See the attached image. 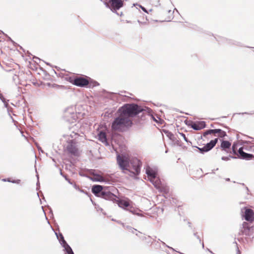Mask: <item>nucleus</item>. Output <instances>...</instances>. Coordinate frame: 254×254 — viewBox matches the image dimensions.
<instances>
[{
  "instance_id": "obj_22",
  "label": "nucleus",
  "mask_w": 254,
  "mask_h": 254,
  "mask_svg": "<svg viewBox=\"0 0 254 254\" xmlns=\"http://www.w3.org/2000/svg\"><path fill=\"white\" fill-rule=\"evenodd\" d=\"M220 131H221L220 130L219 128H218V129H209L206 130L203 132V136L205 137L206 136H207L208 134H212V133H214V134L218 133Z\"/></svg>"
},
{
  "instance_id": "obj_54",
  "label": "nucleus",
  "mask_w": 254,
  "mask_h": 254,
  "mask_svg": "<svg viewBox=\"0 0 254 254\" xmlns=\"http://www.w3.org/2000/svg\"><path fill=\"white\" fill-rule=\"evenodd\" d=\"M175 141L176 142L177 145L181 146V145L179 144V141L178 140L176 139V140Z\"/></svg>"
},
{
  "instance_id": "obj_55",
  "label": "nucleus",
  "mask_w": 254,
  "mask_h": 254,
  "mask_svg": "<svg viewBox=\"0 0 254 254\" xmlns=\"http://www.w3.org/2000/svg\"><path fill=\"white\" fill-rule=\"evenodd\" d=\"M52 160L55 163V166L56 167H58V166L57 165V164H56V160L54 159V158H52Z\"/></svg>"
},
{
  "instance_id": "obj_48",
  "label": "nucleus",
  "mask_w": 254,
  "mask_h": 254,
  "mask_svg": "<svg viewBox=\"0 0 254 254\" xmlns=\"http://www.w3.org/2000/svg\"><path fill=\"white\" fill-rule=\"evenodd\" d=\"M254 113V111L253 112V113H248V112H245V113H239L238 114H248V115H252Z\"/></svg>"
},
{
  "instance_id": "obj_8",
  "label": "nucleus",
  "mask_w": 254,
  "mask_h": 254,
  "mask_svg": "<svg viewBox=\"0 0 254 254\" xmlns=\"http://www.w3.org/2000/svg\"><path fill=\"white\" fill-rule=\"evenodd\" d=\"M152 110L147 107H143V111L140 112V114L137 116L135 120V123L136 124L142 125L145 122L148 120V114H150Z\"/></svg>"
},
{
  "instance_id": "obj_45",
  "label": "nucleus",
  "mask_w": 254,
  "mask_h": 254,
  "mask_svg": "<svg viewBox=\"0 0 254 254\" xmlns=\"http://www.w3.org/2000/svg\"><path fill=\"white\" fill-rule=\"evenodd\" d=\"M21 182L20 180H13L11 181V183H13V184H19L20 182Z\"/></svg>"
},
{
  "instance_id": "obj_46",
  "label": "nucleus",
  "mask_w": 254,
  "mask_h": 254,
  "mask_svg": "<svg viewBox=\"0 0 254 254\" xmlns=\"http://www.w3.org/2000/svg\"><path fill=\"white\" fill-rule=\"evenodd\" d=\"M8 101V100H6V101H4V102H3L4 104V107L5 108H6L7 109L9 108V105L7 103Z\"/></svg>"
},
{
  "instance_id": "obj_27",
  "label": "nucleus",
  "mask_w": 254,
  "mask_h": 254,
  "mask_svg": "<svg viewBox=\"0 0 254 254\" xmlns=\"http://www.w3.org/2000/svg\"><path fill=\"white\" fill-rule=\"evenodd\" d=\"M244 148L245 150H246L247 151H251V152H254V148L252 146L251 144H246L244 146Z\"/></svg>"
},
{
  "instance_id": "obj_20",
  "label": "nucleus",
  "mask_w": 254,
  "mask_h": 254,
  "mask_svg": "<svg viewBox=\"0 0 254 254\" xmlns=\"http://www.w3.org/2000/svg\"><path fill=\"white\" fill-rule=\"evenodd\" d=\"M238 158L241 159H244L246 160H250L254 158V155L252 154H250L244 152L241 156H238Z\"/></svg>"
},
{
  "instance_id": "obj_23",
  "label": "nucleus",
  "mask_w": 254,
  "mask_h": 254,
  "mask_svg": "<svg viewBox=\"0 0 254 254\" xmlns=\"http://www.w3.org/2000/svg\"><path fill=\"white\" fill-rule=\"evenodd\" d=\"M163 132L172 141H175L176 140V137L174 136L173 133L168 130H163Z\"/></svg>"
},
{
  "instance_id": "obj_16",
  "label": "nucleus",
  "mask_w": 254,
  "mask_h": 254,
  "mask_svg": "<svg viewBox=\"0 0 254 254\" xmlns=\"http://www.w3.org/2000/svg\"><path fill=\"white\" fill-rule=\"evenodd\" d=\"M218 139L216 138L214 139L211 140L209 142L205 144L204 147L206 148V150L207 152L211 150L216 144L218 142Z\"/></svg>"
},
{
  "instance_id": "obj_17",
  "label": "nucleus",
  "mask_w": 254,
  "mask_h": 254,
  "mask_svg": "<svg viewBox=\"0 0 254 254\" xmlns=\"http://www.w3.org/2000/svg\"><path fill=\"white\" fill-rule=\"evenodd\" d=\"M98 136L100 141L106 145H108L107 135L105 132L103 131H100L98 134Z\"/></svg>"
},
{
  "instance_id": "obj_15",
  "label": "nucleus",
  "mask_w": 254,
  "mask_h": 254,
  "mask_svg": "<svg viewBox=\"0 0 254 254\" xmlns=\"http://www.w3.org/2000/svg\"><path fill=\"white\" fill-rule=\"evenodd\" d=\"M222 41H226V42L228 44L230 45H235V46L241 47H245L242 43H241L240 42L234 40L227 39V38H223ZM245 47H247V48H252V47H250L249 46H245Z\"/></svg>"
},
{
  "instance_id": "obj_47",
  "label": "nucleus",
  "mask_w": 254,
  "mask_h": 254,
  "mask_svg": "<svg viewBox=\"0 0 254 254\" xmlns=\"http://www.w3.org/2000/svg\"><path fill=\"white\" fill-rule=\"evenodd\" d=\"M241 184L242 186H244V187H245L246 190H247L246 193H247V194H249V191H250V190H249V188H248L247 186H246V185H245V184H244V183H242V184Z\"/></svg>"
},
{
  "instance_id": "obj_7",
  "label": "nucleus",
  "mask_w": 254,
  "mask_h": 254,
  "mask_svg": "<svg viewBox=\"0 0 254 254\" xmlns=\"http://www.w3.org/2000/svg\"><path fill=\"white\" fill-rule=\"evenodd\" d=\"M124 3L123 0H108L107 2L105 1V4L107 7L120 16L122 15L123 12L118 13L117 11L124 6Z\"/></svg>"
},
{
  "instance_id": "obj_39",
  "label": "nucleus",
  "mask_w": 254,
  "mask_h": 254,
  "mask_svg": "<svg viewBox=\"0 0 254 254\" xmlns=\"http://www.w3.org/2000/svg\"><path fill=\"white\" fill-rule=\"evenodd\" d=\"M138 5V6H139L141 9H142V10L144 12H146V13H148V12L147 11V9H146L144 7L142 6V5H140V4H137V3H136V4H133V5Z\"/></svg>"
},
{
  "instance_id": "obj_49",
  "label": "nucleus",
  "mask_w": 254,
  "mask_h": 254,
  "mask_svg": "<svg viewBox=\"0 0 254 254\" xmlns=\"http://www.w3.org/2000/svg\"><path fill=\"white\" fill-rule=\"evenodd\" d=\"M66 181L70 185H72L73 184L68 178H66Z\"/></svg>"
},
{
  "instance_id": "obj_28",
  "label": "nucleus",
  "mask_w": 254,
  "mask_h": 254,
  "mask_svg": "<svg viewBox=\"0 0 254 254\" xmlns=\"http://www.w3.org/2000/svg\"><path fill=\"white\" fill-rule=\"evenodd\" d=\"M231 158L236 159V158H237V157L230 155L228 156H223V157H221V160H222L223 161H228Z\"/></svg>"
},
{
  "instance_id": "obj_35",
  "label": "nucleus",
  "mask_w": 254,
  "mask_h": 254,
  "mask_svg": "<svg viewBox=\"0 0 254 254\" xmlns=\"http://www.w3.org/2000/svg\"><path fill=\"white\" fill-rule=\"evenodd\" d=\"M179 134H180V135H181L182 137H183V138H184V140H185V141H186V142H188V143H190L191 144V141H189V140H188V138L186 136V135H185L184 133H182V132H179Z\"/></svg>"
},
{
  "instance_id": "obj_53",
  "label": "nucleus",
  "mask_w": 254,
  "mask_h": 254,
  "mask_svg": "<svg viewBox=\"0 0 254 254\" xmlns=\"http://www.w3.org/2000/svg\"><path fill=\"white\" fill-rule=\"evenodd\" d=\"M6 36L8 38V39L12 43H14V42L11 39L10 37H8L7 35H6Z\"/></svg>"
},
{
  "instance_id": "obj_13",
  "label": "nucleus",
  "mask_w": 254,
  "mask_h": 254,
  "mask_svg": "<svg viewBox=\"0 0 254 254\" xmlns=\"http://www.w3.org/2000/svg\"><path fill=\"white\" fill-rule=\"evenodd\" d=\"M231 142L229 141L222 139L221 140L220 148L227 153H231Z\"/></svg>"
},
{
  "instance_id": "obj_19",
  "label": "nucleus",
  "mask_w": 254,
  "mask_h": 254,
  "mask_svg": "<svg viewBox=\"0 0 254 254\" xmlns=\"http://www.w3.org/2000/svg\"><path fill=\"white\" fill-rule=\"evenodd\" d=\"M149 181L157 189H159L160 186L162 185L160 180L157 177L155 178L150 179Z\"/></svg>"
},
{
  "instance_id": "obj_32",
  "label": "nucleus",
  "mask_w": 254,
  "mask_h": 254,
  "mask_svg": "<svg viewBox=\"0 0 254 254\" xmlns=\"http://www.w3.org/2000/svg\"><path fill=\"white\" fill-rule=\"evenodd\" d=\"M72 185H73L74 188L76 190H78L80 192L84 193L86 194H88V193L86 191H84L83 190L80 189L79 187L77 185H76V184L75 183L73 184Z\"/></svg>"
},
{
  "instance_id": "obj_52",
  "label": "nucleus",
  "mask_w": 254,
  "mask_h": 254,
  "mask_svg": "<svg viewBox=\"0 0 254 254\" xmlns=\"http://www.w3.org/2000/svg\"><path fill=\"white\" fill-rule=\"evenodd\" d=\"M206 251H208L209 253H211V254H214V253L212 252V251H211L210 249H208V248H207L206 249Z\"/></svg>"
},
{
  "instance_id": "obj_36",
  "label": "nucleus",
  "mask_w": 254,
  "mask_h": 254,
  "mask_svg": "<svg viewBox=\"0 0 254 254\" xmlns=\"http://www.w3.org/2000/svg\"><path fill=\"white\" fill-rule=\"evenodd\" d=\"M126 228L128 229L129 230V231H130V232H131L133 234H134L135 233V231H137V230L131 227V226H127L126 227Z\"/></svg>"
},
{
  "instance_id": "obj_64",
  "label": "nucleus",
  "mask_w": 254,
  "mask_h": 254,
  "mask_svg": "<svg viewBox=\"0 0 254 254\" xmlns=\"http://www.w3.org/2000/svg\"><path fill=\"white\" fill-rule=\"evenodd\" d=\"M225 180H226V181H228V182L230 181V178H226V179H225Z\"/></svg>"
},
{
  "instance_id": "obj_44",
  "label": "nucleus",
  "mask_w": 254,
  "mask_h": 254,
  "mask_svg": "<svg viewBox=\"0 0 254 254\" xmlns=\"http://www.w3.org/2000/svg\"><path fill=\"white\" fill-rule=\"evenodd\" d=\"M0 100L2 102H4V101H6V99L4 98V97H3V96L2 95V94L1 93H0Z\"/></svg>"
},
{
  "instance_id": "obj_59",
  "label": "nucleus",
  "mask_w": 254,
  "mask_h": 254,
  "mask_svg": "<svg viewBox=\"0 0 254 254\" xmlns=\"http://www.w3.org/2000/svg\"><path fill=\"white\" fill-rule=\"evenodd\" d=\"M60 175L63 176L64 174L62 172V171L61 169H60Z\"/></svg>"
},
{
  "instance_id": "obj_31",
  "label": "nucleus",
  "mask_w": 254,
  "mask_h": 254,
  "mask_svg": "<svg viewBox=\"0 0 254 254\" xmlns=\"http://www.w3.org/2000/svg\"><path fill=\"white\" fill-rule=\"evenodd\" d=\"M220 130L221 131H220L218 133H219L218 136L219 137L224 138V137L227 136V133L225 131L222 130L221 129H220Z\"/></svg>"
},
{
  "instance_id": "obj_41",
  "label": "nucleus",
  "mask_w": 254,
  "mask_h": 254,
  "mask_svg": "<svg viewBox=\"0 0 254 254\" xmlns=\"http://www.w3.org/2000/svg\"><path fill=\"white\" fill-rule=\"evenodd\" d=\"M190 122H192V121L185 120L184 122H185V124L186 125L191 127V125H192V124Z\"/></svg>"
},
{
  "instance_id": "obj_56",
  "label": "nucleus",
  "mask_w": 254,
  "mask_h": 254,
  "mask_svg": "<svg viewBox=\"0 0 254 254\" xmlns=\"http://www.w3.org/2000/svg\"><path fill=\"white\" fill-rule=\"evenodd\" d=\"M237 240L239 242H241L242 241H243V238H237Z\"/></svg>"
},
{
  "instance_id": "obj_12",
  "label": "nucleus",
  "mask_w": 254,
  "mask_h": 254,
  "mask_svg": "<svg viewBox=\"0 0 254 254\" xmlns=\"http://www.w3.org/2000/svg\"><path fill=\"white\" fill-rule=\"evenodd\" d=\"M242 227L245 235L248 237L253 236L254 232V226H250L248 222H243Z\"/></svg>"
},
{
  "instance_id": "obj_33",
  "label": "nucleus",
  "mask_w": 254,
  "mask_h": 254,
  "mask_svg": "<svg viewBox=\"0 0 254 254\" xmlns=\"http://www.w3.org/2000/svg\"><path fill=\"white\" fill-rule=\"evenodd\" d=\"M250 143H251L250 141L242 140H240L239 141V144L240 145H243V146H244L246 144H250Z\"/></svg>"
},
{
  "instance_id": "obj_60",
  "label": "nucleus",
  "mask_w": 254,
  "mask_h": 254,
  "mask_svg": "<svg viewBox=\"0 0 254 254\" xmlns=\"http://www.w3.org/2000/svg\"><path fill=\"white\" fill-rule=\"evenodd\" d=\"M81 176L85 177V176H89L88 175H84L83 174L80 173L79 174Z\"/></svg>"
},
{
  "instance_id": "obj_29",
  "label": "nucleus",
  "mask_w": 254,
  "mask_h": 254,
  "mask_svg": "<svg viewBox=\"0 0 254 254\" xmlns=\"http://www.w3.org/2000/svg\"><path fill=\"white\" fill-rule=\"evenodd\" d=\"M195 147L197 148V149L199 150V152L201 154H204L205 153L207 152V151L206 150L205 147L203 146L202 147H199L197 146H194Z\"/></svg>"
},
{
  "instance_id": "obj_61",
  "label": "nucleus",
  "mask_w": 254,
  "mask_h": 254,
  "mask_svg": "<svg viewBox=\"0 0 254 254\" xmlns=\"http://www.w3.org/2000/svg\"><path fill=\"white\" fill-rule=\"evenodd\" d=\"M63 177L66 180V178H68L66 175H64Z\"/></svg>"
},
{
  "instance_id": "obj_5",
  "label": "nucleus",
  "mask_w": 254,
  "mask_h": 254,
  "mask_svg": "<svg viewBox=\"0 0 254 254\" xmlns=\"http://www.w3.org/2000/svg\"><path fill=\"white\" fill-rule=\"evenodd\" d=\"M92 192L96 196L106 200L115 198V195L110 191L109 187H103L99 185H94L91 188Z\"/></svg>"
},
{
  "instance_id": "obj_43",
  "label": "nucleus",
  "mask_w": 254,
  "mask_h": 254,
  "mask_svg": "<svg viewBox=\"0 0 254 254\" xmlns=\"http://www.w3.org/2000/svg\"><path fill=\"white\" fill-rule=\"evenodd\" d=\"M197 233H194L193 234L194 236L197 238V239L199 241V242L200 243H201V239H200V238L199 236H198L197 235Z\"/></svg>"
},
{
  "instance_id": "obj_26",
  "label": "nucleus",
  "mask_w": 254,
  "mask_h": 254,
  "mask_svg": "<svg viewBox=\"0 0 254 254\" xmlns=\"http://www.w3.org/2000/svg\"><path fill=\"white\" fill-rule=\"evenodd\" d=\"M159 189H158L160 191L163 192L165 193H167L169 192V189L167 187L163 186L162 185L160 186Z\"/></svg>"
},
{
  "instance_id": "obj_11",
  "label": "nucleus",
  "mask_w": 254,
  "mask_h": 254,
  "mask_svg": "<svg viewBox=\"0 0 254 254\" xmlns=\"http://www.w3.org/2000/svg\"><path fill=\"white\" fill-rule=\"evenodd\" d=\"M85 177L88 178L93 182L105 183L107 184L110 183V180L108 178H105L98 173L95 174L93 176H91L89 175L85 176Z\"/></svg>"
},
{
  "instance_id": "obj_63",
  "label": "nucleus",
  "mask_w": 254,
  "mask_h": 254,
  "mask_svg": "<svg viewBox=\"0 0 254 254\" xmlns=\"http://www.w3.org/2000/svg\"><path fill=\"white\" fill-rule=\"evenodd\" d=\"M141 239L142 240H146V237H142L141 238Z\"/></svg>"
},
{
  "instance_id": "obj_50",
  "label": "nucleus",
  "mask_w": 254,
  "mask_h": 254,
  "mask_svg": "<svg viewBox=\"0 0 254 254\" xmlns=\"http://www.w3.org/2000/svg\"><path fill=\"white\" fill-rule=\"evenodd\" d=\"M36 185H37V190H38L39 189V187H40V183H39V181L38 180L37 183H36Z\"/></svg>"
},
{
  "instance_id": "obj_37",
  "label": "nucleus",
  "mask_w": 254,
  "mask_h": 254,
  "mask_svg": "<svg viewBox=\"0 0 254 254\" xmlns=\"http://www.w3.org/2000/svg\"><path fill=\"white\" fill-rule=\"evenodd\" d=\"M244 149H245L244 148V146L241 147L239 148L238 152H237V154L238 153L239 154L238 156H241L242 155L243 153L244 152Z\"/></svg>"
},
{
  "instance_id": "obj_10",
  "label": "nucleus",
  "mask_w": 254,
  "mask_h": 254,
  "mask_svg": "<svg viewBox=\"0 0 254 254\" xmlns=\"http://www.w3.org/2000/svg\"><path fill=\"white\" fill-rule=\"evenodd\" d=\"M76 141L74 139H71L67 141L66 150L67 152L74 156H77L78 149L75 146Z\"/></svg>"
},
{
  "instance_id": "obj_21",
  "label": "nucleus",
  "mask_w": 254,
  "mask_h": 254,
  "mask_svg": "<svg viewBox=\"0 0 254 254\" xmlns=\"http://www.w3.org/2000/svg\"><path fill=\"white\" fill-rule=\"evenodd\" d=\"M62 247L64 248V251L66 254H73L74 253L70 247V246L66 242V243L64 244V245H62Z\"/></svg>"
},
{
  "instance_id": "obj_2",
  "label": "nucleus",
  "mask_w": 254,
  "mask_h": 254,
  "mask_svg": "<svg viewBox=\"0 0 254 254\" xmlns=\"http://www.w3.org/2000/svg\"><path fill=\"white\" fill-rule=\"evenodd\" d=\"M132 125V121L129 118L118 113V116L112 123L111 129L114 131L124 132L128 130Z\"/></svg>"
},
{
  "instance_id": "obj_42",
  "label": "nucleus",
  "mask_w": 254,
  "mask_h": 254,
  "mask_svg": "<svg viewBox=\"0 0 254 254\" xmlns=\"http://www.w3.org/2000/svg\"><path fill=\"white\" fill-rule=\"evenodd\" d=\"M245 235V234H244L243 230L242 229V227H241L240 228V232L238 233V236H241V235Z\"/></svg>"
},
{
  "instance_id": "obj_18",
  "label": "nucleus",
  "mask_w": 254,
  "mask_h": 254,
  "mask_svg": "<svg viewBox=\"0 0 254 254\" xmlns=\"http://www.w3.org/2000/svg\"><path fill=\"white\" fill-rule=\"evenodd\" d=\"M146 174L147 175L149 180L151 178H155L157 177V173L150 168H147L146 169Z\"/></svg>"
},
{
  "instance_id": "obj_58",
  "label": "nucleus",
  "mask_w": 254,
  "mask_h": 254,
  "mask_svg": "<svg viewBox=\"0 0 254 254\" xmlns=\"http://www.w3.org/2000/svg\"><path fill=\"white\" fill-rule=\"evenodd\" d=\"M48 207H49V209H50V213H51L52 215H53L52 208L51 207H50L49 206H48Z\"/></svg>"
},
{
  "instance_id": "obj_4",
  "label": "nucleus",
  "mask_w": 254,
  "mask_h": 254,
  "mask_svg": "<svg viewBox=\"0 0 254 254\" xmlns=\"http://www.w3.org/2000/svg\"><path fill=\"white\" fill-rule=\"evenodd\" d=\"M109 200L112 201L114 203H117L119 207L128 211L134 215H136L140 217L143 216L142 214L138 212V211H141L140 210L138 209H135L133 206H131L130 203L131 202L128 198L120 199H119L115 195V198L110 199Z\"/></svg>"
},
{
  "instance_id": "obj_14",
  "label": "nucleus",
  "mask_w": 254,
  "mask_h": 254,
  "mask_svg": "<svg viewBox=\"0 0 254 254\" xmlns=\"http://www.w3.org/2000/svg\"><path fill=\"white\" fill-rule=\"evenodd\" d=\"M191 123V127L195 130H200L206 126L205 122L204 121H197V122H190Z\"/></svg>"
},
{
  "instance_id": "obj_25",
  "label": "nucleus",
  "mask_w": 254,
  "mask_h": 254,
  "mask_svg": "<svg viewBox=\"0 0 254 254\" xmlns=\"http://www.w3.org/2000/svg\"><path fill=\"white\" fill-rule=\"evenodd\" d=\"M237 147H238V143L236 142H234L232 146V151L231 153H232L234 155H237Z\"/></svg>"
},
{
  "instance_id": "obj_38",
  "label": "nucleus",
  "mask_w": 254,
  "mask_h": 254,
  "mask_svg": "<svg viewBox=\"0 0 254 254\" xmlns=\"http://www.w3.org/2000/svg\"><path fill=\"white\" fill-rule=\"evenodd\" d=\"M158 241H160L162 243V244H163V245L165 246V247H166L168 248L169 249L173 250V251H176V250L174 248H173L171 247H170V246H168L166 244V243L165 242L161 241L160 239H159L158 240L157 242H158Z\"/></svg>"
},
{
  "instance_id": "obj_24",
  "label": "nucleus",
  "mask_w": 254,
  "mask_h": 254,
  "mask_svg": "<svg viewBox=\"0 0 254 254\" xmlns=\"http://www.w3.org/2000/svg\"><path fill=\"white\" fill-rule=\"evenodd\" d=\"M55 233L61 245L66 243V242L64 240L63 235L61 233L58 234L57 232H55Z\"/></svg>"
},
{
  "instance_id": "obj_62",
  "label": "nucleus",
  "mask_w": 254,
  "mask_h": 254,
  "mask_svg": "<svg viewBox=\"0 0 254 254\" xmlns=\"http://www.w3.org/2000/svg\"><path fill=\"white\" fill-rule=\"evenodd\" d=\"M201 245H202V249H204V243H203V242H202V243L201 242Z\"/></svg>"
},
{
  "instance_id": "obj_30",
  "label": "nucleus",
  "mask_w": 254,
  "mask_h": 254,
  "mask_svg": "<svg viewBox=\"0 0 254 254\" xmlns=\"http://www.w3.org/2000/svg\"><path fill=\"white\" fill-rule=\"evenodd\" d=\"M148 117L150 119V120H153L154 122H155L157 123H158V121L156 119V118L155 117V116L153 115V111L152 110V112H151L150 114H148Z\"/></svg>"
},
{
  "instance_id": "obj_40",
  "label": "nucleus",
  "mask_w": 254,
  "mask_h": 254,
  "mask_svg": "<svg viewBox=\"0 0 254 254\" xmlns=\"http://www.w3.org/2000/svg\"><path fill=\"white\" fill-rule=\"evenodd\" d=\"M7 112L8 113L9 116H10V118L12 120V122H14L15 121L14 120V119H13V118L12 117V116L10 115V112H12V109L9 107L7 109Z\"/></svg>"
},
{
  "instance_id": "obj_6",
  "label": "nucleus",
  "mask_w": 254,
  "mask_h": 254,
  "mask_svg": "<svg viewBox=\"0 0 254 254\" xmlns=\"http://www.w3.org/2000/svg\"><path fill=\"white\" fill-rule=\"evenodd\" d=\"M70 82L73 84L82 87H89L93 88L94 87L99 85V83L96 81L92 80L89 78L88 80L87 76H76L73 77H70Z\"/></svg>"
},
{
  "instance_id": "obj_3",
  "label": "nucleus",
  "mask_w": 254,
  "mask_h": 254,
  "mask_svg": "<svg viewBox=\"0 0 254 254\" xmlns=\"http://www.w3.org/2000/svg\"><path fill=\"white\" fill-rule=\"evenodd\" d=\"M143 111V107L135 103L125 104L120 107L117 113L121 115H125L127 118H133L137 116Z\"/></svg>"
},
{
  "instance_id": "obj_1",
  "label": "nucleus",
  "mask_w": 254,
  "mask_h": 254,
  "mask_svg": "<svg viewBox=\"0 0 254 254\" xmlns=\"http://www.w3.org/2000/svg\"><path fill=\"white\" fill-rule=\"evenodd\" d=\"M117 163L120 168L127 173L125 171L129 172L130 176H137L140 172L141 162L137 158H132L129 160L125 156H117Z\"/></svg>"
},
{
  "instance_id": "obj_51",
  "label": "nucleus",
  "mask_w": 254,
  "mask_h": 254,
  "mask_svg": "<svg viewBox=\"0 0 254 254\" xmlns=\"http://www.w3.org/2000/svg\"><path fill=\"white\" fill-rule=\"evenodd\" d=\"M233 243L236 244V246H237V249H238V253H240V251H239V248H238V244H237V243L236 241H234Z\"/></svg>"
},
{
  "instance_id": "obj_57",
  "label": "nucleus",
  "mask_w": 254,
  "mask_h": 254,
  "mask_svg": "<svg viewBox=\"0 0 254 254\" xmlns=\"http://www.w3.org/2000/svg\"><path fill=\"white\" fill-rule=\"evenodd\" d=\"M6 181H7V182H10V183H11V181H12V180H11V179H10V178H7V179H6Z\"/></svg>"
},
{
  "instance_id": "obj_9",
  "label": "nucleus",
  "mask_w": 254,
  "mask_h": 254,
  "mask_svg": "<svg viewBox=\"0 0 254 254\" xmlns=\"http://www.w3.org/2000/svg\"><path fill=\"white\" fill-rule=\"evenodd\" d=\"M243 218L249 223H253L254 221V211L252 209L247 207L242 209Z\"/></svg>"
},
{
  "instance_id": "obj_34",
  "label": "nucleus",
  "mask_w": 254,
  "mask_h": 254,
  "mask_svg": "<svg viewBox=\"0 0 254 254\" xmlns=\"http://www.w3.org/2000/svg\"><path fill=\"white\" fill-rule=\"evenodd\" d=\"M86 172L89 174L88 175H90L91 176H93L97 173L96 170L93 169H87Z\"/></svg>"
}]
</instances>
